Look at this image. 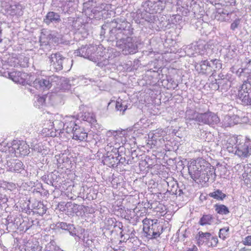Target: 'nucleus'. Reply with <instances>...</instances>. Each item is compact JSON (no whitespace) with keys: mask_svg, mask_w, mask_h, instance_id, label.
Here are the masks:
<instances>
[{"mask_svg":"<svg viewBox=\"0 0 251 251\" xmlns=\"http://www.w3.org/2000/svg\"><path fill=\"white\" fill-rule=\"evenodd\" d=\"M116 25L110 31L111 40H116V46L124 55L134 54L138 51L136 42L129 36L132 34L130 25L125 19L117 18L112 22Z\"/></svg>","mask_w":251,"mask_h":251,"instance_id":"nucleus-1","label":"nucleus"},{"mask_svg":"<svg viewBox=\"0 0 251 251\" xmlns=\"http://www.w3.org/2000/svg\"><path fill=\"white\" fill-rule=\"evenodd\" d=\"M212 217L210 215H204L200 219L199 224L201 226L210 225L211 223Z\"/></svg>","mask_w":251,"mask_h":251,"instance_id":"nucleus-28","label":"nucleus"},{"mask_svg":"<svg viewBox=\"0 0 251 251\" xmlns=\"http://www.w3.org/2000/svg\"><path fill=\"white\" fill-rule=\"evenodd\" d=\"M222 110L224 111L226 110H230V106L226 105H224L222 106Z\"/></svg>","mask_w":251,"mask_h":251,"instance_id":"nucleus-51","label":"nucleus"},{"mask_svg":"<svg viewBox=\"0 0 251 251\" xmlns=\"http://www.w3.org/2000/svg\"><path fill=\"white\" fill-rule=\"evenodd\" d=\"M238 96L243 102L251 105V81H245L239 90Z\"/></svg>","mask_w":251,"mask_h":251,"instance_id":"nucleus-6","label":"nucleus"},{"mask_svg":"<svg viewBox=\"0 0 251 251\" xmlns=\"http://www.w3.org/2000/svg\"><path fill=\"white\" fill-rule=\"evenodd\" d=\"M110 6L105 3H101L100 5L95 7L92 10V12L94 15L95 18H100L102 16L103 11H107L109 10Z\"/></svg>","mask_w":251,"mask_h":251,"instance_id":"nucleus-20","label":"nucleus"},{"mask_svg":"<svg viewBox=\"0 0 251 251\" xmlns=\"http://www.w3.org/2000/svg\"><path fill=\"white\" fill-rule=\"evenodd\" d=\"M22 6L19 4L8 5L5 7V11L6 14L11 16H22L23 14Z\"/></svg>","mask_w":251,"mask_h":251,"instance_id":"nucleus-16","label":"nucleus"},{"mask_svg":"<svg viewBox=\"0 0 251 251\" xmlns=\"http://www.w3.org/2000/svg\"><path fill=\"white\" fill-rule=\"evenodd\" d=\"M5 165L7 170L11 172L21 173L24 170V164L19 159H10L8 160Z\"/></svg>","mask_w":251,"mask_h":251,"instance_id":"nucleus-10","label":"nucleus"},{"mask_svg":"<svg viewBox=\"0 0 251 251\" xmlns=\"http://www.w3.org/2000/svg\"><path fill=\"white\" fill-rule=\"evenodd\" d=\"M56 226L58 228L68 231L70 233V234L73 236H75L76 235L75 232V228L74 227L73 225L67 224L66 223L64 222H60L58 223Z\"/></svg>","mask_w":251,"mask_h":251,"instance_id":"nucleus-22","label":"nucleus"},{"mask_svg":"<svg viewBox=\"0 0 251 251\" xmlns=\"http://www.w3.org/2000/svg\"><path fill=\"white\" fill-rule=\"evenodd\" d=\"M184 194V193L183 192L182 189H180V188H178V189H177V194L176 195L180 196L182 194Z\"/></svg>","mask_w":251,"mask_h":251,"instance_id":"nucleus-52","label":"nucleus"},{"mask_svg":"<svg viewBox=\"0 0 251 251\" xmlns=\"http://www.w3.org/2000/svg\"><path fill=\"white\" fill-rule=\"evenodd\" d=\"M211 245L212 246H215L217 244L218 242V238H214L213 237H211Z\"/></svg>","mask_w":251,"mask_h":251,"instance_id":"nucleus-48","label":"nucleus"},{"mask_svg":"<svg viewBox=\"0 0 251 251\" xmlns=\"http://www.w3.org/2000/svg\"><path fill=\"white\" fill-rule=\"evenodd\" d=\"M147 4L150 13H151L160 12L165 7L163 1L161 0H149Z\"/></svg>","mask_w":251,"mask_h":251,"instance_id":"nucleus-15","label":"nucleus"},{"mask_svg":"<svg viewBox=\"0 0 251 251\" xmlns=\"http://www.w3.org/2000/svg\"><path fill=\"white\" fill-rule=\"evenodd\" d=\"M43 22L47 25H49L51 23H60L61 22L60 16L58 13L50 11L47 14Z\"/></svg>","mask_w":251,"mask_h":251,"instance_id":"nucleus-18","label":"nucleus"},{"mask_svg":"<svg viewBox=\"0 0 251 251\" xmlns=\"http://www.w3.org/2000/svg\"><path fill=\"white\" fill-rule=\"evenodd\" d=\"M92 241L91 240H88L85 244L86 245V246H89L91 243H92Z\"/></svg>","mask_w":251,"mask_h":251,"instance_id":"nucleus-57","label":"nucleus"},{"mask_svg":"<svg viewBox=\"0 0 251 251\" xmlns=\"http://www.w3.org/2000/svg\"><path fill=\"white\" fill-rule=\"evenodd\" d=\"M221 172H224V173L223 175H222V176L223 177H224V178H226L229 174V171L227 170L226 168H225V167L221 168Z\"/></svg>","mask_w":251,"mask_h":251,"instance_id":"nucleus-43","label":"nucleus"},{"mask_svg":"<svg viewBox=\"0 0 251 251\" xmlns=\"http://www.w3.org/2000/svg\"><path fill=\"white\" fill-rule=\"evenodd\" d=\"M240 23V20L239 19H236L230 25V28L232 30H234L236 28H237L239 25Z\"/></svg>","mask_w":251,"mask_h":251,"instance_id":"nucleus-39","label":"nucleus"},{"mask_svg":"<svg viewBox=\"0 0 251 251\" xmlns=\"http://www.w3.org/2000/svg\"><path fill=\"white\" fill-rule=\"evenodd\" d=\"M198 248L196 246H193L191 248H187L185 251H197Z\"/></svg>","mask_w":251,"mask_h":251,"instance_id":"nucleus-49","label":"nucleus"},{"mask_svg":"<svg viewBox=\"0 0 251 251\" xmlns=\"http://www.w3.org/2000/svg\"><path fill=\"white\" fill-rule=\"evenodd\" d=\"M165 182L167 184L168 188L167 192L164 194V197L166 196L168 197L169 195H177L178 188L177 182L172 178L170 179L169 181H165Z\"/></svg>","mask_w":251,"mask_h":251,"instance_id":"nucleus-19","label":"nucleus"},{"mask_svg":"<svg viewBox=\"0 0 251 251\" xmlns=\"http://www.w3.org/2000/svg\"><path fill=\"white\" fill-rule=\"evenodd\" d=\"M113 134L112 136L115 137L116 138H117L116 136H119V135H124V133L125 132V131H122V130H112Z\"/></svg>","mask_w":251,"mask_h":251,"instance_id":"nucleus-44","label":"nucleus"},{"mask_svg":"<svg viewBox=\"0 0 251 251\" xmlns=\"http://www.w3.org/2000/svg\"><path fill=\"white\" fill-rule=\"evenodd\" d=\"M52 78H36L32 83L31 86H33L37 89H50L53 85Z\"/></svg>","mask_w":251,"mask_h":251,"instance_id":"nucleus-13","label":"nucleus"},{"mask_svg":"<svg viewBox=\"0 0 251 251\" xmlns=\"http://www.w3.org/2000/svg\"><path fill=\"white\" fill-rule=\"evenodd\" d=\"M105 32L104 31H103V27H101V31L100 32V35H102L104 34Z\"/></svg>","mask_w":251,"mask_h":251,"instance_id":"nucleus-59","label":"nucleus"},{"mask_svg":"<svg viewBox=\"0 0 251 251\" xmlns=\"http://www.w3.org/2000/svg\"><path fill=\"white\" fill-rule=\"evenodd\" d=\"M121 238H122L124 236V235L123 234L122 232H121Z\"/></svg>","mask_w":251,"mask_h":251,"instance_id":"nucleus-62","label":"nucleus"},{"mask_svg":"<svg viewBox=\"0 0 251 251\" xmlns=\"http://www.w3.org/2000/svg\"><path fill=\"white\" fill-rule=\"evenodd\" d=\"M226 195L222 193L221 191V200H223L225 198H226Z\"/></svg>","mask_w":251,"mask_h":251,"instance_id":"nucleus-56","label":"nucleus"},{"mask_svg":"<svg viewBox=\"0 0 251 251\" xmlns=\"http://www.w3.org/2000/svg\"><path fill=\"white\" fill-rule=\"evenodd\" d=\"M122 100L116 101L115 103V109L117 111L120 112V114L124 115L125 111L127 108V106L125 104V101H122Z\"/></svg>","mask_w":251,"mask_h":251,"instance_id":"nucleus-24","label":"nucleus"},{"mask_svg":"<svg viewBox=\"0 0 251 251\" xmlns=\"http://www.w3.org/2000/svg\"><path fill=\"white\" fill-rule=\"evenodd\" d=\"M234 153L240 157H247L251 154V144L250 141L240 143L235 146Z\"/></svg>","mask_w":251,"mask_h":251,"instance_id":"nucleus-8","label":"nucleus"},{"mask_svg":"<svg viewBox=\"0 0 251 251\" xmlns=\"http://www.w3.org/2000/svg\"><path fill=\"white\" fill-rule=\"evenodd\" d=\"M209 196L214 199L220 200V190L217 189L215 191L210 193Z\"/></svg>","mask_w":251,"mask_h":251,"instance_id":"nucleus-37","label":"nucleus"},{"mask_svg":"<svg viewBox=\"0 0 251 251\" xmlns=\"http://www.w3.org/2000/svg\"><path fill=\"white\" fill-rule=\"evenodd\" d=\"M208 66V62L206 60L202 61L200 64V67L201 70H206Z\"/></svg>","mask_w":251,"mask_h":251,"instance_id":"nucleus-42","label":"nucleus"},{"mask_svg":"<svg viewBox=\"0 0 251 251\" xmlns=\"http://www.w3.org/2000/svg\"><path fill=\"white\" fill-rule=\"evenodd\" d=\"M72 206V209L74 212H77L78 211V207L79 205L75 203H72V202H67L66 204V207L67 208L70 207Z\"/></svg>","mask_w":251,"mask_h":251,"instance_id":"nucleus-35","label":"nucleus"},{"mask_svg":"<svg viewBox=\"0 0 251 251\" xmlns=\"http://www.w3.org/2000/svg\"><path fill=\"white\" fill-rule=\"evenodd\" d=\"M49 58L50 66L56 71H60L63 69V60H68V59L63 57L59 53L51 54Z\"/></svg>","mask_w":251,"mask_h":251,"instance_id":"nucleus-11","label":"nucleus"},{"mask_svg":"<svg viewBox=\"0 0 251 251\" xmlns=\"http://www.w3.org/2000/svg\"><path fill=\"white\" fill-rule=\"evenodd\" d=\"M211 236V234L209 232L203 233L201 231H200L199 232V238L198 239V242L200 243L201 242H204V239H209Z\"/></svg>","mask_w":251,"mask_h":251,"instance_id":"nucleus-32","label":"nucleus"},{"mask_svg":"<svg viewBox=\"0 0 251 251\" xmlns=\"http://www.w3.org/2000/svg\"><path fill=\"white\" fill-rule=\"evenodd\" d=\"M221 85H222L221 91L222 92L223 90L225 92H226L230 87L231 82L228 79L225 78H222L221 76Z\"/></svg>","mask_w":251,"mask_h":251,"instance_id":"nucleus-27","label":"nucleus"},{"mask_svg":"<svg viewBox=\"0 0 251 251\" xmlns=\"http://www.w3.org/2000/svg\"><path fill=\"white\" fill-rule=\"evenodd\" d=\"M34 212L40 215H43L46 212L47 208L44 204L40 201L35 202L33 204Z\"/></svg>","mask_w":251,"mask_h":251,"instance_id":"nucleus-23","label":"nucleus"},{"mask_svg":"<svg viewBox=\"0 0 251 251\" xmlns=\"http://www.w3.org/2000/svg\"><path fill=\"white\" fill-rule=\"evenodd\" d=\"M118 157L119 151L117 148L113 149L111 152L108 151L104 156L103 163L109 167H116L118 165Z\"/></svg>","mask_w":251,"mask_h":251,"instance_id":"nucleus-7","label":"nucleus"},{"mask_svg":"<svg viewBox=\"0 0 251 251\" xmlns=\"http://www.w3.org/2000/svg\"><path fill=\"white\" fill-rule=\"evenodd\" d=\"M112 133H113L112 130H108L106 132V136L110 137L112 136V134H113Z\"/></svg>","mask_w":251,"mask_h":251,"instance_id":"nucleus-53","label":"nucleus"},{"mask_svg":"<svg viewBox=\"0 0 251 251\" xmlns=\"http://www.w3.org/2000/svg\"><path fill=\"white\" fill-rule=\"evenodd\" d=\"M42 248L40 246L34 247L31 249L32 251H42Z\"/></svg>","mask_w":251,"mask_h":251,"instance_id":"nucleus-50","label":"nucleus"},{"mask_svg":"<svg viewBox=\"0 0 251 251\" xmlns=\"http://www.w3.org/2000/svg\"><path fill=\"white\" fill-rule=\"evenodd\" d=\"M242 243L246 246H251V235L246 237L242 241Z\"/></svg>","mask_w":251,"mask_h":251,"instance_id":"nucleus-38","label":"nucleus"},{"mask_svg":"<svg viewBox=\"0 0 251 251\" xmlns=\"http://www.w3.org/2000/svg\"><path fill=\"white\" fill-rule=\"evenodd\" d=\"M103 53L101 52L100 55L102 56L101 58L100 59L97 57L96 59L97 62H98V65L99 67H103V66H106L109 64V61L106 57H103Z\"/></svg>","mask_w":251,"mask_h":251,"instance_id":"nucleus-30","label":"nucleus"},{"mask_svg":"<svg viewBox=\"0 0 251 251\" xmlns=\"http://www.w3.org/2000/svg\"><path fill=\"white\" fill-rule=\"evenodd\" d=\"M206 165L192 163L188 166L189 174L196 183L204 185L208 181L213 182L215 180V170L214 168L209 167L208 164L206 163Z\"/></svg>","mask_w":251,"mask_h":251,"instance_id":"nucleus-2","label":"nucleus"},{"mask_svg":"<svg viewBox=\"0 0 251 251\" xmlns=\"http://www.w3.org/2000/svg\"><path fill=\"white\" fill-rule=\"evenodd\" d=\"M229 213V210L227 206L224 204H221V214L226 215Z\"/></svg>","mask_w":251,"mask_h":251,"instance_id":"nucleus-40","label":"nucleus"},{"mask_svg":"<svg viewBox=\"0 0 251 251\" xmlns=\"http://www.w3.org/2000/svg\"><path fill=\"white\" fill-rule=\"evenodd\" d=\"M49 176L44 175L42 176V180L47 184H52L53 182L51 180H49Z\"/></svg>","mask_w":251,"mask_h":251,"instance_id":"nucleus-45","label":"nucleus"},{"mask_svg":"<svg viewBox=\"0 0 251 251\" xmlns=\"http://www.w3.org/2000/svg\"><path fill=\"white\" fill-rule=\"evenodd\" d=\"M237 139L234 136H226L222 140V144L224 149L227 150L228 152L233 153L235 150V146L238 144Z\"/></svg>","mask_w":251,"mask_h":251,"instance_id":"nucleus-12","label":"nucleus"},{"mask_svg":"<svg viewBox=\"0 0 251 251\" xmlns=\"http://www.w3.org/2000/svg\"><path fill=\"white\" fill-rule=\"evenodd\" d=\"M52 124L53 128H54L56 132L59 131V134L63 132L62 130H63L65 124L59 120H55L52 122Z\"/></svg>","mask_w":251,"mask_h":251,"instance_id":"nucleus-26","label":"nucleus"},{"mask_svg":"<svg viewBox=\"0 0 251 251\" xmlns=\"http://www.w3.org/2000/svg\"><path fill=\"white\" fill-rule=\"evenodd\" d=\"M232 121L234 122V125L235 124H237L239 123L240 118L237 115H233L232 116Z\"/></svg>","mask_w":251,"mask_h":251,"instance_id":"nucleus-46","label":"nucleus"},{"mask_svg":"<svg viewBox=\"0 0 251 251\" xmlns=\"http://www.w3.org/2000/svg\"><path fill=\"white\" fill-rule=\"evenodd\" d=\"M9 78L13 81L20 84L23 83L25 81V74L23 73L20 71H14L8 73Z\"/></svg>","mask_w":251,"mask_h":251,"instance_id":"nucleus-21","label":"nucleus"},{"mask_svg":"<svg viewBox=\"0 0 251 251\" xmlns=\"http://www.w3.org/2000/svg\"><path fill=\"white\" fill-rule=\"evenodd\" d=\"M29 57L23 54H19L16 57H12L10 59V62L12 63L11 66L14 67L20 66L23 68L27 67L29 64Z\"/></svg>","mask_w":251,"mask_h":251,"instance_id":"nucleus-14","label":"nucleus"},{"mask_svg":"<svg viewBox=\"0 0 251 251\" xmlns=\"http://www.w3.org/2000/svg\"><path fill=\"white\" fill-rule=\"evenodd\" d=\"M215 210L218 213H220V205L216 204L215 205Z\"/></svg>","mask_w":251,"mask_h":251,"instance_id":"nucleus-54","label":"nucleus"},{"mask_svg":"<svg viewBox=\"0 0 251 251\" xmlns=\"http://www.w3.org/2000/svg\"><path fill=\"white\" fill-rule=\"evenodd\" d=\"M239 251H251V249L243 247L240 249Z\"/></svg>","mask_w":251,"mask_h":251,"instance_id":"nucleus-55","label":"nucleus"},{"mask_svg":"<svg viewBox=\"0 0 251 251\" xmlns=\"http://www.w3.org/2000/svg\"><path fill=\"white\" fill-rule=\"evenodd\" d=\"M47 97L48 96L46 95L37 97V100L35 102V105L39 108H40L41 106L45 104L46 99Z\"/></svg>","mask_w":251,"mask_h":251,"instance_id":"nucleus-31","label":"nucleus"},{"mask_svg":"<svg viewBox=\"0 0 251 251\" xmlns=\"http://www.w3.org/2000/svg\"><path fill=\"white\" fill-rule=\"evenodd\" d=\"M143 231L146 236L150 239H156L162 233L163 226L157 220L145 218L143 220Z\"/></svg>","mask_w":251,"mask_h":251,"instance_id":"nucleus-3","label":"nucleus"},{"mask_svg":"<svg viewBox=\"0 0 251 251\" xmlns=\"http://www.w3.org/2000/svg\"><path fill=\"white\" fill-rule=\"evenodd\" d=\"M229 227L221 228V238L225 240L226 236L228 235Z\"/></svg>","mask_w":251,"mask_h":251,"instance_id":"nucleus-36","label":"nucleus"},{"mask_svg":"<svg viewBox=\"0 0 251 251\" xmlns=\"http://www.w3.org/2000/svg\"><path fill=\"white\" fill-rule=\"evenodd\" d=\"M77 126V125H76L73 121H71L69 123H66L64 124V126L63 128V130H65V131L67 133H72L73 134V133L74 132V130H75V128Z\"/></svg>","mask_w":251,"mask_h":251,"instance_id":"nucleus-25","label":"nucleus"},{"mask_svg":"<svg viewBox=\"0 0 251 251\" xmlns=\"http://www.w3.org/2000/svg\"><path fill=\"white\" fill-rule=\"evenodd\" d=\"M248 176V174L246 172L243 173L242 175L243 178H246Z\"/></svg>","mask_w":251,"mask_h":251,"instance_id":"nucleus-58","label":"nucleus"},{"mask_svg":"<svg viewBox=\"0 0 251 251\" xmlns=\"http://www.w3.org/2000/svg\"><path fill=\"white\" fill-rule=\"evenodd\" d=\"M95 120L92 118V120L90 121V122H94Z\"/></svg>","mask_w":251,"mask_h":251,"instance_id":"nucleus-63","label":"nucleus"},{"mask_svg":"<svg viewBox=\"0 0 251 251\" xmlns=\"http://www.w3.org/2000/svg\"><path fill=\"white\" fill-rule=\"evenodd\" d=\"M94 49V47H92L90 45H83L80 48L76 50L75 53L76 55H78L85 58H88L89 60L97 62L96 59L92 55V51Z\"/></svg>","mask_w":251,"mask_h":251,"instance_id":"nucleus-9","label":"nucleus"},{"mask_svg":"<svg viewBox=\"0 0 251 251\" xmlns=\"http://www.w3.org/2000/svg\"><path fill=\"white\" fill-rule=\"evenodd\" d=\"M190 113L193 114L192 117H188L190 120H195L200 123L213 125L218 119V117L213 113L211 112L204 113H197L192 110L186 111V115L188 116Z\"/></svg>","mask_w":251,"mask_h":251,"instance_id":"nucleus-4","label":"nucleus"},{"mask_svg":"<svg viewBox=\"0 0 251 251\" xmlns=\"http://www.w3.org/2000/svg\"><path fill=\"white\" fill-rule=\"evenodd\" d=\"M232 117L229 115H226L223 121V126L225 127L231 126L234 125V122L232 121Z\"/></svg>","mask_w":251,"mask_h":251,"instance_id":"nucleus-29","label":"nucleus"},{"mask_svg":"<svg viewBox=\"0 0 251 251\" xmlns=\"http://www.w3.org/2000/svg\"><path fill=\"white\" fill-rule=\"evenodd\" d=\"M50 176H51V178H52V179H53V176H53V173H52L50 174Z\"/></svg>","mask_w":251,"mask_h":251,"instance_id":"nucleus-64","label":"nucleus"},{"mask_svg":"<svg viewBox=\"0 0 251 251\" xmlns=\"http://www.w3.org/2000/svg\"><path fill=\"white\" fill-rule=\"evenodd\" d=\"M229 13H226L224 12L221 13V20H222L223 21H226L229 20L230 17L229 16Z\"/></svg>","mask_w":251,"mask_h":251,"instance_id":"nucleus-41","label":"nucleus"},{"mask_svg":"<svg viewBox=\"0 0 251 251\" xmlns=\"http://www.w3.org/2000/svg\"><path fill=\"white\" fill-rule=\"evenodd\" d=\"M9 151L15 152L16 156H25L30 152L29 147L23 141H14L11 148H9Z\"/></svg>","mask_w":251,"mask_h":251,"instance_id":"nucleus-5","label":"nucleus"},{"mask_svg":"<svg viewBox=\"0 0 251 251\" xmlns=\"http://www.w3.org/2000/svg\"><path fill=\"white\" fill-rule=\"evenodd\" d=\"M89 81L93 82V81H94V80L93 79L91 78V79H89Z\"/></svg>","mask_w":251,"mask_h":251,"instance_id":"nucleus-61","label":"nucleus"},{"mask_svg":"<svg viewBox=\"0 0 251 251\" xmlns=\"http://www.w3.org/2000/svg\"><path fill=\"white\" fill-rule=\"evenodd\" d=\"M88 134L84 128L77 125L75 128L74 132L73 134V139L80 141H86L87 138Z\"/></svg>","mask_w":251,"mask_h":251,"instance_id":"nucleus-17","label":"nucleus"},{"mask_svg":"<svg viewBox=\"0 0 251 251\" xmlns=\"http://www.w3.org/2000/svg\"><path fill=\"white\" fill-rule=\"evenodd\" d=\"M108 222H109V223L112 222V224L114 223V221H113V220L112 219H108Z\"/></svg>","mask_w":251,"mask_h":251,"instance_id":"nucleus-60","label":"nucleus"},{"mask_svg":"<svg viewBox=\"0 0 251 251\" xmlns=\"http://www.w3.org/2000/svg\"><path fill=\"white\" fill-rule=\"evenodd\" d=\"M245 70V69L239 68L237 71H236V75L238 76L241 77Z\"/></svg>","mask_w":251,"mask_h":251,"instance_id":"nucleus-47","label":"nucleus"},{"mask_svg":"<svg viewBox=\"0 0 251 251\" xmlns=\"http://www.w3.org/2000/svg\"><path fill=\"white\" fill-rule=\"evenodd\" d=\"M125 155H126L125 154ZM119 163H121L125 165L126 164H131V161L129 159H126L125 156H122V155L119 154V157H118V164Z\"/></svg>","mask_w":251,"mask_h":251,"instance_id":"nucleus-34","label":"nucleus"},{"mask_svg":"<svg viewBox=\"0 0 251 251\" xmlns=\"http://www.w3.org/2000/svg\"><path fill=\"white\" fill-rule=\"evenodd\" d=\"M61 87V89L65 91L69 90L71 87V84L70 83V80L67 78H64L62 80Z\"/></svg>","mask_w":251,"mask_h":251,"instance_id":"nucleus-33","label":"nucleus"}]
</instances>
